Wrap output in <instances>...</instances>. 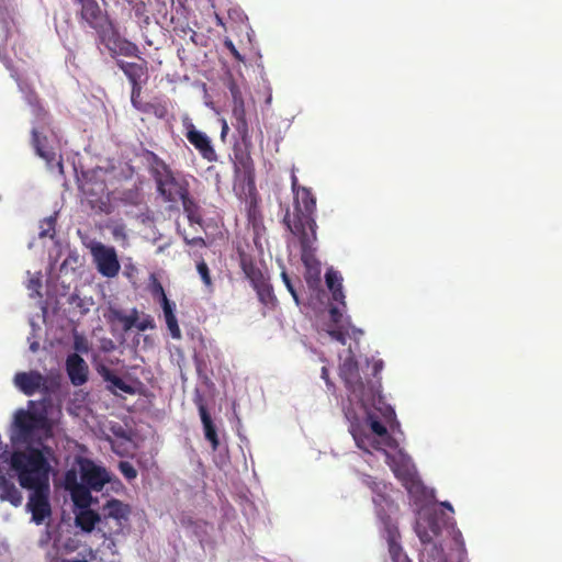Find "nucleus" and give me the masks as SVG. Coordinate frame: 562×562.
I'll use <instances>...</instances> for the list:
<instances>
[{"label":"nucleus","instance_id":"obj_35","mask_svg":"<svg viewBox=\"0 0 562 562\" xmlns=\"http://www.w3.org/2000/svg\"><path fill=\"white\" fill-rule=\"evenodd\" d=\"M226 46L229 48V50L236 56L239 57L238 52L236 50L234 44L231 41L226 42Z\"/></svg>","mask_w":562,"mask_h":562},{"label":"nucleus","instance_id":"obj_4","mask_svg":"<svg viewBox=\"0 0 562 562\" xmlns=\"http://www.w3.org/2000/svg\"><path fill=\"white\" fill-rule=\"evenodd\" d=\"M292 191L294 207L291 213L286 214L285 223L290 231L301 238L305 247L316 239V223L314 220L316 200L307 188L297 184L295 176L292 177Z\"/></svg>","mask_w":562,"mask_h":562},{"label":"nucleus","instance_id":"obj_33","mask_svg":"<svg viewBox=\"0 0 562 562\" xmlns=\"http://www.w3.org/2000/svg\"><path fill=\"white\" fill-rule=\"evenodd\" d=\"M221 124H222L221 138L225 139V137H226V135L228 133L229 127H228V124H227L225 119L221 120Z\"/></svg>","mask_w":562,"mask_h":562},{"label":"nucleus","instance_id":"obj_21","mask_svg":"<svg viewBox=\"0 0 562 562\" xmlns=\"http://www.w3.org/2000/svg\"><path fill=\"white\" fill-rule=\"evenodd\" d=\"M106 45L115 54L133 55L135 52V46L132 43L117 37L109 38Z\"/></svg>","mask_w":562,"mask_h":562},{"label":"nucleus","instance_id":"obj_29","mask_svg":"<svg viewBox=\"0 0 562 562\" xmlns=\"http://www.w3.org/2000/svg\"><path fill=\"white\" fill-rule=\"evenodd\" d=\"M281 276H282V280H283V282H284V284H285L286 289H288V290H289V292L292 294V296H293V299H294L295 303H296V304H299V297H297V294H296L295 290L293 289V286H292V284H291V281H290V279H289V277H288V274L283 271Z\"/></svg>","mask_w":562,"mask_h":562},{"label":"nucleus","instance_id":"obj_10","mask_svg":"<svg viewBox=\"0 0 562 562\" xmlns=\"http://www.w3.org/2000/svg\"><path fill=\"white\" fill-rule=\"evenodd\" d=\"M13 381L14 385L26 395H32L46 389V379L34 371L16 373Z\"/></svg>","mask_w":562,"mask_h":562},{"label":"nucleus","instance_id":"obj_40","mask_svg":"<svg viewBox=\"0 0 562 562\" xmlns=\"http://www.w3.org/2000/svg\"><path fill=\"white\" fill-rule=\"evenodd\" d=\"M75 548H76L75 546H65V551L70 552V551H74Z\"/></svg>","mask_w":562,"mask_h":562},{"label":"nucleus","instance_id":"obj_42","mask_svg":"<svg viewBox=\"0 0 562 562\" xmlns=\"http://www.w3.org/2000/svg\"><path fill=\"white\" fill-rule=\"evenodd\" d=\"M47 224H48L49 226H52V224H53L52 218H49V220L47 221Z\"/></svg>","mask_w":562,"mask_h":562},{"label":"nucleus","instance_id":"obj_41","mask_svg":"<svg viewBox=\"0 0 562 562\" xmlns=\"http://www.w3.org/2000/svg\"><path fill=\"white\" fill-rule=\"evenodd\" d=\"M446 508H448L449 510L453 512V508L452 506L449 504V503H443L442 504Z\"/></svg>","mask_w":562,"mask_h":562},{"label":"nucleus","instance_id":"obj_22","mask_svg":"<svg viewBox=\"0 0 562 562\" xmlns=\"http://www.w3.org/2000/svg\"><path fill=\"white\" fill-rule=\"evenodd\" d=\"M387 541H389V551H390L393 562H408L406 555L402 552L400 546L396 542L395 533L391 532Z\"/></svg>","mask_w":562,"mask_h":562},{"label":"nucleus","instance_id":"obj_1","mask_svg":"<svg viewBox=\"0 0 562 562\" xmlns=\"http://www.w3.org/2000/svg\"><path fill=\"white\" fill-rule=\"evenodd\" d=\"M342 407L357 446L383 457L398 480L406 484L414 481V464L391 435L396 426L395 412L375 390L359 385L347 396Z\"/></svg>","mask_w":562,"mask_h":562},{"label":"nucleus","instance_id":"obj_13","mask_svg":"<svg viewBox=\"0 0 562 562\" xmlns=\"http://www.w3.org/2000/svg\"><path fill=\"white\" fill-rule=\"evenodd\" d=\"M67 371L74 384L80 385L86 382L88 367L79 356L72 355L67 359Z\"/></svg>","mask_w":562,"mask_h":562},{"label":"nucleus","instance_id":"obj_39","mask_svg":"<svg viewBox=\"0 0 562 562\" xmlns=\"http://www.w3.org/2000/svg\"><path fill=\"white\" fill-rule=\"evenodd\" d=\"M322 378L327 380V369L325 367L322 369Z\"/></svg>","mask_w":562,"mask_h":562},{"label":"nucleus","instance_id":"obj_38","mask_svg":"<svg viewBox=\"0 0 562 562\" xmlns=\"http://www.w3.org/2000/svg\"><path fill=\"white\" fill-rule=\"evenodd\" d=\"M30 348H31L32 351H35L37 349V342L32 341L31 345H30Z\"/></svg>","mask_w":562,"mask_h":562},{"label":"nucleus","instance_id":"obj_2","mask_svg":"<svg viewBox=\"0 0 562 562\" xmlns=\"http://www.w3.org/2000/svg\"><path fill=\"white\" fill-rule=\"evenodd\" d=\"M50 458V449H32L30 453L15 451L11 458V469L20 485L32 492L26 509L36 525L44 524L52 513L48 501Z\"/></svg>","mask_w":562,"mask_h":562},{"label":"nucleus","instance_id":"obj_31","mask_svg":"<svg viewBox=\"0 0 562 562\" xmlns=\"http://www.w3.org/2000/svg\"><path fill=\"white\" fill-rule=\"evenodd\" d=\"M153 327H154V321L150 317H146L145 319H143L142 322H139L137 324V328L140 330H145L147 328H153Z\"/></svg>","mask_w":562,"mask_h":562},{"label":"nucleus","instance_id":"obj_8","mask_svg":"<svg viewBox=\"0 0 562 562\" xmlns=\"http://www.w3.org/2000/svg\"><path fill=\"white\" fill-rule=\"evenodd\" d=\"M340 374L348 386V396L351 394L352 390L357 389L359 385H363L366 389L370 387L366 386L360 380L359 371L363 370V367H360L359 361L355 360V352L351 347L346 351V355L340 356Z\"/></svg>","mask_w":562,"mask_h":562},{"label":"nucleus","instance_id":"obj_23","mask_svg":"<svg viewBox=\"0 0 562 562\" xmlns=\"http://www.w3.org/2000/svg\"><path fill=\"white\" fill-rule=\"evenodd\" d=\"M156 292L158 294V297H159V301H160V304H161V307L164 311V316L165 317L176 316L175 315L176 305L168 300L164 289L161 286H157Z\"/></svg>","mask_w":562,"mask_h":562},{"label":"nucleus","instance_id":"obj_20","mask_svg":"<svg viewBox=\"0 0 562 562\" xmlns=\"http://www.w3.org/2000/svg\"><path fill=\"white\" fill-rule=\"evenodd\" d=\"M414 473H415L414 474V481L409 480L408 484H406L403 480H400V481L403 483V485L406 487V490L408 491V493L413 497H416V498H419V497H424V498L431 497V494H428V492L425 490V487L420 483V481H419V479L417 476L415 468H414Z\"/></svg>","mask_w":562,"mask_h":562},{"label":"nucleus","instance_id":"obj_14","mask_svg":"<svg viewBox=\"0 0 562 562\" xmlns=\"http://www.w3.org/2000/svg\"><path fill=\"white\" fill-rule=\"evenodd\" d=\"M302 260L306 268V282L311 286H316L321 278V263L315 256L307 249L303 250Z\"/></svg>","mask_w":562,"mask_h":562},{"label":"nucleus","instance_id":"obj_18","mask_svg":"<svg viewBox=\"0 0 562 562\" xmlns=\"http://www.w3.org/2000/svg\"><path fill=\"white\" fill-rule=\"evenodd\" d=\"M236 182L247 183L249 189L252 184V164L248 157L241 158L235 166Z\"/></svg>","mask_w":562,"mask_h":562},{"label":"nucleus","instance_id":"obj_9","mask_svg":"<svg viewBox=\"0 0 562 562\" xmlns=\"http://www.w3.org/2000/svg\"><path fill=\"white\" fill-rule=\"evenodd\" d=\"M131 514V505L116 498L106 501L102 506L103 518L114 520L120 530L128 522Z\"/></svg>","mask_w":562,"mask_h":562},{"label":"nucleus","instance_id":"obj_3","mask_svg":"<svg viewBox=\"0 0 562 562\" xmlns=\"http://www.w3.org/2000/svg\"><path fill=\"white\" fill-rule=\"evenodd\" d=\"M110 481L111 474L105 468L82 457L77 458L66 473L65 488L70 493L76 507V524L86 532L92 531L101 520V516L90 509L97 502L91 490L99 492Z\"/></svg>","mask_w":562,"mask_h":562},{"label":"nucleus","instance_id":"obj_19","mask_svg":"<svg viewBox=\"0 0 562 562\" xmlns=\"http://www.w3.org/2000/svg\"><path fill=\"white\" fill-rule=\"evenodd\" d=\"M200 415L204 428L205 438L211 442L213 450H216L218 447L216 430L204 406L200 407Z\"/></svg>","mask_w":562,"mask_h":562},{"label":"nucleus","instance_id":"obj_15","mask_svg":"<svg viewBox=\"0 0 562 562\" xmlns=\"http://www.w3.org/2000/svg\"><path fill=\"white\" fill-rule=\"evenodd\" d=\"M325 278H326V284H327L328 289L331 291L333 299L336 301H340L342 306H345V303H344L345 295L342 293L341 276L337 271H335L333 269H328Z\"/></svg>","mask_w":562,"mask_h":562},{"label":"nucleus","instance_id":"obj_17","mask_svg":"<svg viewBox=\"0 0 562 562\" xmlns=\"http://www.w3.org/2000/svg\"><path fill=\"white\" fill-rule=\"evenodd\" d=\"M99 372L101 373V375L104 378L105 381H108L110 384H109V389L114 392V393H120V392H123V393H133L134 392V387L126 383L125 381H123L122 379L117 378L116 375L112 374L108 369H105L104 367H101L99 369Z\"/></svg>","mask_w":562,"mask_h":562},{"label":"nucleus","instance_id":"obj_34","mask_svg":"<svg viewBox=\"0 0 562 562\" xmlns=\"http://www.w3.org/2000/svg\"><path fill=\"white\" fill-rule=\"evenodd\" d=\"M259 294L261 296H263V295L270 296L271 293H270L269 286L267 284L262 283V289L259 291Z\"/></svg>","mask_w":562,"mask_h":562},{"label":"nucleus","instance_id":"obj_30","mask_svg":"<svg viewBox=\"0 0 562 562\" xmlns=\"http://www.w3.org/2000/svg\"><path fill=\"white\" fill-rule=\"evenodd\" d=\"M75 349L79 352H87L88 351V344L82 337H76L75 338Z\"/></svg>","mask_w":562,"mask_h":562},{"label":"nucleus","instance_id":"obj_27","mask_svg":"<svg viewBox=\"0 0 562 562\" xmlns=\"http://www.w3.org/2000/svg\"><path fill=\"white\" fill-rule=\"evenodd\" d=\"M122 474L127 480H134L137 476V471L134 469V467L128 462H121L119 465Z\"/></svg>","mask_w":562,"mask_h":562},{"label":"nucleus","instance_id":"obj_26","mask_svg":"<svg viewBox=\"0 0 562 562\" xmlns=\"http://www.w3.org/2000/svg\"><path fill=\"white\" fill-rule=\"evenodd\" d=\"M41 273L32 276L27 281V289L31 291V295L37 294L40 295L41 289Z\"/></svg>","mask_w":562,"mask_h":562},{"label":"nucleus","instance_id":"obj_25","mask_svg":"<svg viewBox=\"0 0 562 562\" xmlns=\"http://www.w3.org/2000/svg\"><path fill=\"white\" fill-rule=\"evenodd\" d=\"M33 142H34V146L36 148V151L37 154L44 158L45 160L49 161L53 159V156L54 154H52L50 151H45L43 150L42 146H41V142H40V135H38V132L37 131H33Z\"/></svg>","mask_w":562,"mask_h":562},{"label":"nucleus","instance_id":"obj_16","mask_svg":"<svg viewBox=\"0 0 562 562\" xmlns=\"http://www.w3.org/2000/svg\"><path fill=\"white\" fill-rule=\"evenodd\" d=\"M82 16L93 26L99 27L104 20L102 10L99 5L91 0H86L82 3Z\"/></svg>","mask_w":562,"mask_h":562},{"label":"nucleus","instance_id":"obj_28","mask_svg":"<svg viewBox=\"0 0 562 562\" xmlns=\"http://www.w3.org/2000/svg\"><path fill=\"white\" fill-rule=\"evenodd\" d=\"M198 271L203 280V282L206 284V285H210L211 284V279H210V276H209V269L206 267V265L204 262H201L198 265Z\"/></svg>","mask_w":562,"mask_h":562},{"label":"nucleus","instance_id":"obj_32","mask_svg":"<svg viewBox=\"0 0 562 562\" xmlns=\"http://www.w3.org/2000/svg\"><path fill=\"white\" fill-rule=\"evenodd\" d=\"M382 368H383V362H382V360L376 359V360H374V361H373V364H372V372H371V373H372V374H376V373H379V372L382 370Z\"/></svg>","mask_w":562,"mask_h":562},{"label":"nucleus","instance_id":"obj_6","mask_svg":"<svg viewBox=\"0 0 562 562\" xmlns=\"http://www.w3.org/2000/svg\"><path fill=\"white\" fill-rule=\"evenodd\" d=\"M328 317L329 319L325 325V330L330 337L340 341L342 345L346 344L347 336L358 339L363 335L361 329L351 325L349 317L345 315L344 310L334 307L329 311Z\"/></svg>","mask_w":562,"mask_h":562},{"label":"nucleus","instance_id":"obj_11","mask_svg":"<svg viewBox=\"0 0 562 562\" xmlns=\"http://www.w3.org/2000/svg\"><path fill=\"white\" fill-rule=\"evenodd\" d=\"M158 189L160 193L169 201H177L184 198V187L175 178L169 171L165 170V173L158 178Z\"/></svg>","mask_w":562,"mask_h":562},{"label":"nucleus","instance_id":"obj_37","mask_svg":"<svg viewBox=\"0 0 562 562\" xmlns=\"http://www.w3.org/2000/svg\"><path fill=\"white\" fill-rule=\"evenodd\" d=\"M113 449L116 451V453H120V454H123L124 452H126L127 450H120L117 445L114 442L113 443Z\"/></svg>","mask_w":562,"mask_h":562},{"label":"nucleus","instance_id":"obj_12","mask_svg":"<svg viewBox=\"0 0 562 562\" xmlns=\"http://www.w3.org/2000/svg\"><path fill=\"white\" fill-rule=\"evenodd\" d=\"M187 138L204 158L209 160H213L215 158V151L211 146L210 138L206 134L198 131L192 124L187 126Z\"/></svg>","mask_w":562,"mask_h":562},{"label":"nucleus","instance_id":"obj_5","mask_svg":"<svg viewBox=\"0 0 562 562\" xmlns=\"http://www.w3.org/2000/svg\"><path fill=\"white\" fill-rule=\"evenodd\" d=\"M438 526L432 519V512L428 508H423L418 513L416 522V532L420 541L425 544V549L422 552V560L424 562H443L441 558L438 561H432V551L438 553L436 546H431L432 540L438 536Z\"/></svg>","mask_w":562,"mask_h":562},{"label":"nucleus","instance_id":"obj_24","mask_svg":"<svg viewBox=\"0 0 562 562\" xmlns=\"http://www.w3.org/2000/svg\"><path fill=\"white\" fill-rule=\"evenodd\" d=\"M165 321L172 338L180 339L181 330L179 328L176 316L165 317Z\"/></svg>","mask_w":562,"mask_h":562},{"label":"nucleus","instance_id":"obj_36","mask_svg":"<svg viewBox=\"0 0 562 562\" xmlns=\"http://www.w3.org/2000/svg\"><path fill=\"white\" fill-rule=\"evenodd\" d=\"M114 236L116 238L119 237H124V233H123V229L122 228H115L114 232H113Z\"/></svg>","mask_w":562,"mask_h":562},{"label":"nucleus","instance_id":"obj_7","mask_svg":"<svg viewBox=\"0 0 562 562\" xmlns=\"http://www.w3.org/2000/svg\"><path fill=\"white\" fill-rule=\"evenodd\" d=\"M89 249L97 266L98 271L108 278L115 277L120 271V262L114 248L105 246L99 241H91Z\"/></svg>","mask_w":562,"mask_h":562}]
</instances>
